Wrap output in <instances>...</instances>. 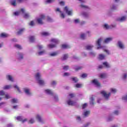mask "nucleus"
Masks as SVG:
<instances>
[{
  "label": "nucleus",
  "instance_id": "1",
  "mask_svg": "<svg viewBox=\"0 0 127 127\" xmlns=\"http://www.w3.org/2000/svg\"><path fill=\"white\" fill-rule=\"evenodd\" d=\"M110 92L107 93V92L105 90H102L101 91V94L104 97L105 100H108L110 99V97H111V93H112L113 94H116L117 92V89L111 88L109 89Z\"/></svg>",
  "mask_w": 127,
  "mask_h": 127
},
{
  "label": "nucleus",
  "instance_id": "2",
  "mask_svg": "<svg viewBox=\"0 0 127 127\" xmlns=\"http://www.w3.org/2000/svg\"><path fill=\"white\" fill-rule=\"evenodd\" d=\"M13 14L15 15V16H18V15H20V14H23L24 18H28V17L30 16L29 13H25V9L24 8H21L20 10L14 12Z\"/></svg>",
  "mask_w": 127,
  "mask_h": 127
},
{
  "label": "nucleus",
  "instance_id": "3",
  "mask_svg": "<svg viewBox=\"0 0 127 127\" xmlns=\"http://www.w3.org/2000/svg\"><path fill=\"white\" fill-rule=\"evenodd\" d=\"M46 18L48 21H52V19L49 16L45 17L44 15H41L37 19V21L39 24H43V20Z\"/></svg>",
  "mask_w": 127,
  "mask_h": 127
},
{
  "label": "nucleus",
  "instance_id": "4",
  "mask_svg": "<svg viewBox=\"0 0 127 127\" xmlns=\"http://www.w3.org/2000/svg\"><path fill=\"white\" fill-rule=\"evenodd\" d=\"M35 79L37 82V83H38V84H39V85H44V84H45V82L44 81V80H43V79H42V78H41V73L40 72H37L36 74H35Z\"/></svg>",
  "mask_w": 127,
  "mask_h": 127
},
{
  "label": "nucleus",
  "instance_id": "5",
  "mask_svg": "<svg viewBox=\"0 0 127 127\" xmlns=\"http://www.w3.org/2000/svg\"><path fill=\"white\" fill-rule=\"evenodd\" d=\"M117 46L119 49H121V50H124V49L126 48L125 44L123 41L121 40H119L117 42Z\"/></svg>",
  "mask_w": 127,
  "mask_h": 127
},
{
  "label": "nucleus",
  "instance_id": "6",
  "mask_svg": "<svg viewBox=\"0 0 127 127\" xmlns=\"http://www.w3.org/2000/svg\"><path fill=\"white\" fill-rule=\"evenodd\" d=\"M102 41H103V38H102L98 39L96 41V44L97 46L96 49H97V50H99V49H102V48H103V47L101 45L102 43Z\"/></svg>",
  "mask_w": 127,
  "mask_h": 127
},
{
  "label": "nucleus",
  "instance_id": "7",
  "mask_svg": "<svg viewBox=\"0 0 127 127\" xmlns=\"http://www.w3.org/2000/svg\"><path fill=\"white\" fill-rule=\"evenodd\" d=\"M64 10L67 15H73V10L69 9L68 6H65L64 8Z\"/></svg>",
  "mask_w": 127,
  "mask_h": 127
},
{
  "label": "nucleus",
  "instance_id": "8",
  "mask_svg": "<svg viewBox=\"0 0 127 127\" xmlns=\"http://www.w3.org/2000/svg\"><path fill=\"white\" fill-rule=\"evenodd\" d=\"M103 67H105V68H111V64L107 62H104L103 63V65H100L98 66V68L102 69Z\"/></svg>",
  "mask_w": 127,
  "mask_h": 127
},
{
  "label": "nucleus",
  "instance_id": "9",
  "mask_svg": "<svg viewBox=\"0 0 127 127\" xmlns=\"http://www.w3.org/2000/svg\"><path fill=\"white\" fill-rule=\"evenodd\" d=\"M23 90L24 93L27 96H31V95H32V93H31V91H30V89L27 87H25V88H24Z\"/></svg>",
  "mask_w": 127,
  "mask_h": 127
},
{
  "label": "nucleus",
  "instance_id": "10",
  "mask_svg": "<svg viewBox=\"0 0 127 127\" xmlns=\"http://www.w3.org/2000/svg\"><path fill=\"white\" fill-rule=\"evenodd\" d=\"M92 83L98 88H100V87H101V83H100V82H99V80H98L97 79H93L92 81Z\"/></svg>",
  "mask_w": 127,
  "mask_h": 127
},
{
  "label": "nucleus",
  "instance_id": "11",
  "mask_svg": "<svg viewBox=\"0 0 127 127\" xmlns=\"http://www.w3.org/2000/svg\"><path fill=\"white\" fill-rule=\"evenodd\" d=\"M59 54L57 51L51 52L48 54L49 57H56Z\"/></svg>",
  "mask_w": 127,
  "mask_h": 127
},
{
  "label": "nucleus",
  "instance_id": "12",
  "mask_svg": "<svg viewBox=\"0 0 127 127\" xmlns=\"http://www.w3.org/2000/svg\"><path fill=\"white\" fill-rule=\"evenodd\" d=\"M16 120L17 121H18L19 122H22V123L23 124L24 123H25V122H27V119H25L23 120V117L22 116H17L15 117Z\"/></svg>",
  "mask_w": 127,
  "mask_h": 127
},
{
  "label": "nucleus",
  "instance_id": "13",
  "mask_svg": "<svg viewBox=\"0 0 127 127\" xmlns=\"http://www.w3.org/2000/svg\"><path fill=\"white\" fill-rule=\"evenodd\" d=\"M36 119L37 120L38 122L41 123V124H44V121L42 118H41V116L39 114H37L35 116Z\"/></svg>",
  "mask_w": 127,
  "mask_h": 127
},
{
  "label": "nucleus",
  "instance_id": "14",
  "mask_svg": "<svg viewBox=\"0 0 127 127\" xmlns=\"http://www.w3.org/2000/svg\"><path fill=\"white\" fill-rule=\"evenodd\" d=\"M66 103L68 106H75V105L77 104V102L75 101H73L70 99L67 100Z\"/></svg>",
  "mask_w": 127,
  "mask_h": 127
},
{
  "label": "nucleus",
  "instance_id": "15",
  "mask_svg": "<svg viewBox=\"0 0 127 127\" xmlns=\"http://www.w3.org/2000/svg\"><path fill=\"white\" fill-rule=\"evenodd\" d=\"M113 39L114 37H108L104 40V43H106L107 44H108V43H110V42H111V41H113Z\"/></svg>",
  "mask_w": 127,
  "mask_h": 127
},
{
  "label": "nucleus",
  "instance_id": "16",
  "mask_svg": "<svg viewBox=\"0 0 127 127\" xmlns=\"http://www.w3.org/2000/svg\"><path fill=\"white\" fill-rule=\"evenodd\" d=\"M23 53H18L16 55V58L18 60H22L23 59Z\"/></svg>",
  "mask_w": 127,
  "mask_h": 127
},
{
  "label": "nucleus",
  "instance_id": "17",
  "mask_svg": "<svg viewBox=\"0 0 127 127\" xmlns=\"http://www.w3.org/2000/svg\"><path fill=\"white\" fill-rule=\"evenodd\" d=\"M56 11H58V12L61 13L60 16L61 18H62L63 19L65 18V15L64 14V13L63 12H62V11L61 10H60V8H57L56 9Z\"/></svg>",
  "mask_w": 127,
  "mask_h": 127
},
{
  "label": "nucleus",
  "instance_id": "18",
  "mask_svg": "<svg viewBox=\"0 0 127 127\" xmlns=\"http://www.w3.org/2000/svg\"><path fill=\"white\" fill-rule=\"evenodd\" d=\"M90 114H91V111L89 110H85L83 111L82 115L84 117V118H87V117H89Z\"/></svg>",
  "mask_w": 127,
  "mask_h": 127
},
{
  "label": "nucleus",
  "instance_id": "19",
  "mask_svg": "<svg viewBox=\"0 0 127 127\" xmlns=\"http://www.w3.org/2000/svg\"><path fill=\"white\" fill-rule=\"evenodd\" d=\"M127 20V16H123L120 18H117V21H120V22H123Z\"/></svg>",
  "mask_w": 127,
  "mask_h": 127
},
{
  "label": "nucleus",
  "instance_id": "20",
  "mask_svg": "<svg viewBox=\"0 0 127 127\" xmlns=\"http://www.w3.org/2000/svg\"><path fill=\"white\" fill-rule=\"evenodd\" d=\"M6 79H7V80H8V81H10V82H14L13 77H12V76L10 75H7L6 76Z\"/></svg>",
  "mask_w": 127,
  "mask_h": 127
},
{
  "label": "nucleus",
  "instance_id": "21",
  "mask_svg": "<svg viewBox=\"0 0 127 127\" xmlns=\"http://www.w3.org/2000/svg\"><path fill=\"white\" fill-rule=\"evenodd\" d=\"M98 59L99 60H104L106 59V55L104 54H99L98 56Z\"/></svg>",
  "mask_w": 127,
  "mask_h": 127
},
{
  "label": "nucleus",
  "instance_id": "22",
  "mask_svg": "<svg viewBox=\"0 0 127 127\" xmlns=\"http://www.w3.org/2000/svg\"><path fill=\"white\" fill-rule=\"evenodd\" d=\"M13 88L17 90V91L20 94H21V90H20V88H19V86L16 84H14L13 85Z\"/></svg>",
  "mask_w": 127,
  "mask_h": 127
},
{
  "label": "nucleus",
  "instance_id": "23",
  "mask_svg": "<svg viewBox=\"0 0 127 127\" xmlns=\"http://www.w3.org/2000/svg\"><path fill=\"white\" fill-rule=\"evenodd\" d=\"M44 92L45 94H47V95H53V91L50 89H45Z\"/></svg>",
  "mask_w": 127,
  "mask_h": 127
},
{
  "label": "nucleus",
  "instance_id": "24",
  "mask_svg": "<svg viewBox=\"0 0 127 127\" xmlns=\"http://www.w3.org/2000/svg\"><path fill=\"white\" fill-rule=\"evenodd\" d=\"M89 103L90 105H94L95 104V97L94 96H91L90 98Z\"/></svg>",
  "mask_w": 127,
  "mask_h": 127
},
{
  "label": "nucleus",
  "instance_id": "25",
  "mask_svg": "<svg viewBox=\"0 0 127 127\" xmlns=\"http://www.w3.org/2000/svg\"><path fill=\"white\" fill-rule=\"evenodd\" d=\"M51 42H52L53 43H55L56 45L58 44L60 41L58 39H52L51 40Z\"/></svg>",
  "mask_w": 127,
  "mask_h": 127
},
{
  "label": "nucleus",
  "instance_id": "26",
  "mask_svg": "<svg viewBox=\"0 0 127 127\" xmlns=\"http://www.w3.org/2000/svg\"><path fill=\"white\" fill-rule=\"evenodd\" d=\"M94 48V45H88L86 46V50H92Z\"/></svg>",
  "mask_w": 127,
  "mask_h": 127
},
{
  "label": "nucleus",
  "instance_id": "27",
  "mask_svg": "<svg viewBox=\"0 0 127 127\" xmlns=\"http://www.w3.org/2000/svg\"><path fill=\"white\" fill-rule=\"evenodd\" d=\"M11 85H5L2 87L3 90H9V89H11Z\"/></svg>",
  "mask_w": 127,
  "mask_h": 127
},
{
  "label": "nucleus",
  "instance_id": "28",
  "mask_svg": "<svg viewBox=\"0 0 127 127\" xmlns=\"http://www.w3.org/2000/svg\"><path fill=\"white\" fill-rule=\"evenodd\" d=\"M41 34L42 36H49V35H50V33L48 32H42Z\"/></svg>",
  "mask_w": 127,
  "mask_h": 127
},
{
  "label": "nucleus",
  "instance_id": "29",
  "mask_svg": "<svg viewBox=\"0 0 127 127\" xmlns=\"http://www.w3.org/2000/svg\"><path fill=\"white\" fill-rule=\"evenodd\" d=\"M46 52L45 51V50H43L41 51L38 52L37 54H38V55L41 56V55H44V54H46Z\"/></svg>",
  "mask_w": 127,
  "mask_h": 127
},
{
  "label": "nucleus",
  "instance_id": "30",
  "mask_svg": "<svg viewBox=\"0 0 127 127\" xmlns=\"http://www.w3.org/2000/svg\"><path fill=\"white\" fill-rule=\"evenodd\" d=\"M25 30V29L24 28L20 29L17 32V34H18V35H20V34H21Z\"/></svg>",
  "mask_w": 127,
  "mask_h": 127
},
{
  "label": "nucleus",
  "instance_id": "31",
  "mask_svg": "<svg viewBox=\"0 0 127 127\" xmlns=\"http://www.w3.org/2000/svg\"><path fill=\"white\" fill-rule=\"evenodd\" d=\"M73 68L75 70V71H78V70H81V69H83V66H74Z\"/></svg>",
  "mask_w": 127,
  "mask_h": 127
},
{
  "label": "nucleus",
  "instance_id": "32",
  "mask_svg": "<svg viewBox=\"0 0 127 127\" xmlns=\"http://www.w3.org/2000/svg\"><path fill=\"white\" fill-rule=\"evenodd\" d=\"M62 48H63V49H68L69 48H70V46H69V45L68 44H63L62 45Z\"/></svg>",
  "mask_w": 127,
  "mask_h": 127
},
{
  "label": "nucleus",
  "instance_id": "33",
  "mask_svg": "<svg viewBox=\"0 0 127 127\" xmlns=\"http://www.w3.org/2000/svg\"><path fill=\"white\" fill-rule=\"evenodd\" d=\"M48 47L50 49H52V48H55V47H56V44H49L48 45Z\"/></svg>",
  "mask_w": 127,
  "mask_h": 127
},
{
  "label": "nucleus",
  "instance_id": "34",
  "mask_svg": "<svg viewBox=\"0 0 127 127\" xmlns=\"http://www.w3.org/2000/svg\"><path fill=\"white\" fill-rule=\"evenodd\" d=\"M0 37H2L3 38H5V37H8V35L5 33H2L0 35Z\"/></svg>",
  "mask_w": 127,
  "mask_h": 127
},
{
  "label": "nucleus",
  "instance_id": "35",
  "mask_svg": "<svg viewBox=\"0 0 127 127\" xmlns=\"http://www.w3.org/2000/svg\"><path fill=\"white\" fill-rule=\"evenodd\" d=\"M29 39L31 42H33L35 40V37L34 36H30Z\"/></svg>",
  "mask_w": 127,
  "mask_h": 127
},
{
  "label": "nucleus",
  "instance_id": "36",
  "mask_svg": "<svg viewBox=\"0 0 127 127\" xmlns=\"http://www.w3.org/2000/svg\"><path fill=\"white\" fill-rule=\"evenodd\" d=\"M14 47H15V48H16L17 49H19L20 50L22 49V47H21V46H20V45H18L17 44H16L14 45Z\"/></svg>",
  "mask_w": 127,
  "mask_h": 127
},
{
  "label": "nucleus",
  "instance_id": "37",
  "mask_svg": "<svg viewBox=\"0 0 127 127\" xmlns=\"http://www.w3.org/2000/svg\"><path fill=\"white\" fill-rule=\"evenodd\" d=\"M100 78H101V79H104L107 77V74L106 73H101L100 76Z\"/></svg>",
  "mask_w": 127,
  "mask_h": 127
},
{
  "label": "nucleus",
  "instance_id": "38",
  "mask_svg": "<svg viewBox=\"0 0 127 127\" xmlns=\"http://www.w3.org/2000/svg\"><path fill=\"white\" fill-rule=\"evenodd\" d=\"M111 10H116L118 9V6L113 5L111 7Z\"/></svg>",
  "mask_w": 127,
  "mask_h": 127
},
{
  "label": "nucleus",
  "instance_id": "39",
  "mask_svg": "<svg viewBox=\"0 0 127 127\" xmlns=\"http://www.w3.org/2000/svg\"><path fill=\"white\" fill-rule=\"evenodd\" d=\"M71 79L73 82H74V83H77V82L79 81V80L76 77H71Z\"/></svg>",
  "mask_w": 127,
  "mask_h": 127
},
{
  "label": "nucleus",
  "instance_id": "40",
  "mask_svg": "<svg viewBox=\"0 0 127 127\" xmlns=\"http://www.w3.org/2000/svg\"><path fill=\"white\" fill-rule=\"evenodd\" d=\"M55 1V0H46L45 3H53Z\"/></svg>",
  "mask_w": 127,
  "mask_h": 127
},
{
  "label": "nucleus",
  "instance_id": "41",
  "mask_svg": "<svg viewBox=\"0 0 127 127\" xmlns=\"http://www.w3.org/2000/svg\"><path fill=\"white\" fill-rule=\"evenodd\" d=\"M113 120H114V117H113V116H109L107 118V122H111V121H113Z\"/></svg>",
  "mask_w": 127,
  "mask_h": 127
},
{
  "label": "nucleus",
  "instance_id": "42",
  "mask_svg": "<svg viewBox=\"0 0 127 127\" xmlns=\"http://www.w3.org/2000/svg\"><path fill=\"white\" fill-rule=\"evenodd\" d=\"M75 88H82L83 87V85L82 84L77 83L74 85Z\"/></svg>",
  "mask_w": 127,
  "mask_h": 127
},
{
  "label": "nucleus",
  "instance_id": "43",
  "mask_svg": "<svg viewBox=\"0 0 127 127\" xmlns=\"http://www.w3.org/2000/svg\"><path fill=\"white\" fill-rule=\"evenodd\" d=\"M35 123V120L34 118H31L29 121V124H34Z\"/></svg>",
  "mask_w": 127,
  "mask_h": 127
},
{
  "label": "nucleus",
  "instance_id": "44",
  "mask_svg": "<svg viewBox=\"0 0 127 127\" xmlns=\"http://www.w3.org/2000/svg\"><path fill=\"white\" fill-rule=\"evenodd\" d=\"M81 39H86V34L82 33L80 34Z\"/></svg>",
  "mask_w": 127,
  "mask_h": 127
},
{
  "label": "nucleus",
  "instance_id": "45",
  "mask_svg": "<svg viewBox=\"0 0 127 127\" xmlns=\"http://www.w3.org/2000/svg\"><path fill=\"white\" fill-rule=\"evenodd\" d=\"M18 102V100H17V99H16V98H13L11 100V102L13 104H16Z\"/></svg>",
  "mask_w": 127,
  "mask_h": 127
},
{
  "label": "nucleus",
  "instance_id": "46",
  "mask_svg": "<svg viewBox=\"0 0 127 127\" xmlns=\"http://www.w3.org/2000/svg\"><path fill=\"white\" fill-rule=\"evenodd\" d=\"M71 75L70 72H64L63 75V77H68Z\"/></svg>",
  "mask_w": 127,
  "mask_h": 127
},
{
  "label": "nucleus",
  "instance_id": "47",
  "mask_svg": "<svg viewBox=\"0 0 127 127\" xmlns=\"http://www.w3.org/2000/svg\"><path fill=\"white\" fill-rule=\"evenodd\" d=\"M127 78V72L124 73L122 75V78L124 80H126Z\"/></svg>",
  "mask_w": 127,
  "mask_h": 127
},
{
  "label": "nucleus",
  "instance_id": "48",
  "mask_svg": "<svg viewBox=\"0 0 127 127\" xmlns=\"http://www.w3.org/2000/svg\"><path fill=\"white\" fill-rule=\"evenodd\" d=\"M82 14L84 17H88V16H89V13L86 12L82 13Z\"/></svg>",
  "mask_w": 127,
  "mask_h": 127
},
{
  "label": "nucleus",
  "instance_id": "49",
  "mask_svg": "<svg viewBox=\"0 0 127 127\" xmlns=\"http://www.w3.org/2000/svg\"><path fill=\"white\" fill-rule=\"evenodd\" d=\"M114 115H116V116H118V115H120V111L118 110H115L113 112Z\"/></svg>",
  "mask_w": 127,
  "mask_h": 127
},
{
  "label": "nucleus",
  "instance_id": "50",
  "mask_svg": "<svg viewBox=\"0 0 127 127\" xmlns=\"http://www.w3.org/2000/svg\"><path fill=\"white\" fill-rule=\"evenodd\" d=\"M11 3L12 5H13V6H15L16 5V0H13L11 2Z\"/></svg>",
  "mask_w": 127,
  "mask_h": 127
},
{
  "label": "nucleus",
  "instance_id": "51",
  "mask_svg": "<svg viewBox=\"0 0 127 127\" xmlns=\"http://www.w3.org/2000/svg\"><path fill=\"white\" fill-rule=\"evenodd\" d=\"M89 55L90 56L94 57V56H96V53H95V52H90L89 53Z\"/></svg>",
  "mask_w": 127,
  "mask_h": 127
},
{
  "label": "nucleus",
  "instance_id": "52",
  "mask_svg": "<svg viewBox=\"0 0 127 127\" xmlns=\"http://www.w3.org/2000/svg\"><path fill=\"white\" fill-rule=\"evenodd\" d=\"M51 84L52 85V86H55L57 84V82L56 81H51Z\"/></svg>",
  "mask_w": 127,
  "mask_h": 127
},
{
  "label": "nucleus",
  "instance_id": "53",
  "mask_svg": "<svg viewBox=\"0 0 127 127\" xmlns=\"http://www.w3.org/2000/svg\"><path fill=\"white\" fill-rule=\"evenodd\" d=\"M88 76V75L86 73H83L80 75V77L82 78H86V77Z\"/></svg>",
  "mask_w": 127,
  "mask_h": 127
},
{
  "label": "nucleus",
  "instance_id": "54",
  "mask_svg": "<svg viewBox=\"0 0 127 127\" xmlns=\"http://www.w3.org/2000/svg\"><path fill=\"white\" fill-rule=\"evenodd\" d=\"M88 106V104L87 103H84L83 104H82V109H86V108H87V107Z\"/></svg>",
  "mask_w": 127,
  "mask_h": 127
},
{
  "label": "nucleus",
  "instance_id": "55",
  "mask_svg": "<svg viewBox=\"0 0 127 127\" xmlns=\"http://www.w3.org/2000/svg\"><path fill=\"white\" fill-rule=\"evenodd\" d=\"M5 92L3 90H0V96H4Z\"/></svg>",
  "mask_w": 127,
  "mask_h": 127
},
{
  "label": "nucleus",
  "instance_id": "56",
  "mask_svg": "<svg viewBox=\"0 0 127 127\" xmlns=\"http://www.w3.org/2000/svg\"><path fill=\"white\" fill-rule=\"evenodd\" d=\"M67 58H68L67 54L64 55L63 57V60H66V59H67Z\"/></svg>",
  "mask_w": 127,
  "mask_h": 127
},
{
  "label": "nucleus",
  "instance_id": "57",
  "mask_svg": "<svg viewBox=\"0 0 127 127\" xmlns=\"http://www.w3.org/2000/svg\"><path fill=\"white\" fill-rule=\"evenodd\" d=\"M104 28H106V29H110V26L108 25L107 24H105L104 25Z\"/></svg>",
  "mask_w": 127,
  "mask_h": 127
},
{
  "label": "nucleus",
  "instance_id": "58",
  "mask_svg": "<svg viewBox=\"0 0 127 127\" xmlns=\"http://www.w3.org/2000/svg\"><path fill=\"white\" fill-rule=\"evenodd\" d=\"M37 48H38V49H39V50L43 49V46L42 45H38L37 46Z\"/></svg>",
  "mask_w": 127,
  "mask_h": 127
},
{
  "label": "nucleus",
  "instance_id": "59",
  "mask_svg": "<svg viewBox=\"0 0 127 127\" xmlns=\"http://www.w3.org/2000/svg\"><path fill=\"white\" fill-rule=\"evenodd\" d=\"M34 24H35L34 21H31L29 23V25H30V26H33V25H34Z\"/></svg>",
  "mask_w": 127,
  "mask_h": 127
},
{
  "label": "nucleus",
  "instance_id": "60",
  "mask_svg": "<svg viewBox=\"0 0 127 127\" xmlns=\"http://www.w3.org/2000/svg\"><path fill=\"white\" fill-rule=\"evenodd\" d=\"M74 23H79L80 22V20L79 19H74L73 21Z\"/></svg>",
  "mask_w": 127,
  "mask_h": 127
},
{
  "label": "nucleus",
  "instance_id": "61",
  "mask_svg": "<svg viewBox=\"0 0 127 127\" xmlns=\"http://www.w3.org/2000/svg\"><path fill=\"white\" fill-rule=\"evenodd\" d=\"M5 99H10V95H9V94H5V97H4Z\"/></svg>",
  "mask_w": 127,
  "mask_h": 127
},
{
  "label": "nucleus",
  "instance_id": "62",
  "mask_svg": "<svg viewBox=\"0 0 127 127\" xmlns=\"http://www.w3.org/2000/svg\"><path fill=\"white\" fill-rule=\"evenodd\" d=\"M64 70H67L69 69V66L68 65H65L63 67Z\"/></svg>",
  "mask_w": 127,
  "mask_h": 127
},
{
  "label": "nucleus",
  "instance_id": "63",
  "mask_svg": "<svg viewBox=\"0 0 127 127\" xmlns=\"http://www.w3.org/2000/svg\"><path fill=\"white\" fill-rule=\"evenodd\" d=\"M54 99L55 100V101H58V96L57 95H54Z\"/></svg>",
  "mask_w": 127,
  "mask_h": 127
},
{
  "label": "nucleus",
  "instance_id": "64",
  "mask_svg": "<svg viewBox=\"0 0 127 127\" xmlns=\"http://www.w3.org/2000/svg\"><path fill=\"white\" fill-rule=\"evenodd\" d=\"M69 98H74L75 97V95L73 93L69 94Z\"/></svg>",
  "mask_w": 127,
  "mask_h": 127
}]
</instances>
